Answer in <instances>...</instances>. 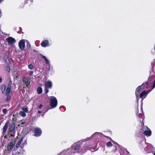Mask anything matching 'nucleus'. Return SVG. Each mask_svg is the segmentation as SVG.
Segmentation results:
<instances>
[{"mask_svg": "<svg viewBox=\"0 0 155 155\" xmlns=\"http://www.w3.org/2000/svg\"><path fill=\"white\" fill-rule=\"evenodd\" d=\"M58 101L56 98L54 96L51 97V98L50 99V104L51 107V108H55L57 105Z\"/></svg>", "mask_w": 155, "mask_h": 155, "instance_id": "obj_1", "label": "nucleus"}, {"mask_svg": "<svg viewBox=\"0 0 155 155\" xmlns=\"http://www.w3.org/2000/svg\"><path fill=\"white\" fill-rule=\"evenodd\" d=\"M143 129L145 130L143 133L147 137L150 136L151 135V131L150 130L147 126H143Z\"/></svg>", "mask_w": 155, "mask_h": 155, "instance_id": "obj_2", "label": "nucleus"}, {"mask_svg": "<svg viewBox=\"0 0 155 155\" xmlns=\"http://www.w3.org/2000/svg\"><path fill=\"white\" fill-rule=\"evenodd\" d=\"M151 91V90H148L147 91L145 90L143 91L140 94V97L142 99V100L144 99L146 97L147 94Z\"/></svg>", "mask_w": 155, "mask_h": 155, "instance_id": "obj_3", "label": "nucleus"}, {"mask_svg": "<svg viewBox=\"0 0 155 155\" xmlns=\"http://www.w3.org/2000/svg\"><path fill=\"white\" fill-rule=\"evenodd\" d=\"M15 141H11L8 143L7 148L8 151H9L13 148L15 146Z\"/></svg>", "mask_w": 155, "mask_h": 155, "instance_id": "obj_4", "label": "nucleus"}, {"mask_svg": "<svg viewBox=\"0 0 155 155\" xmlns=\"http://www.w3.org/2000/svg\"><path fill=\"white\" fill-rule=\"evenodd\" d=\"M6 40L8 42L9 45H12L16 42L15 39L13 38L9 37L6 39Z\"/></svg>", "mask_w": 155, "mask_h": 155, "instance_id": "obj_5", "label": "nucleus"}, {"mask_svg": "<svg viewBox=\"0 0 155 155\" xmlns=\"http://www.w3.org/2000/svg\"><path fill=\"white\" fill-rule=\"evenodd\" d=\"M142 88H143L142 85H141L138 86L136 89L135 94L137 99L138 98L139 93L140 92Z\"/></svg>", "mask_w": 155, "mask_h": 155, "instance_id": "obj_6", "label": "nucleus"}, {"mask_svg": "<svg viewBox=\"0 0 155 155\" xmlns=\"http://www.w3.org/2000/svg\"><path fill=\"white\" fill-rule=\"evenodd\" d=\"M18 46L21 50H23L25 48V40H21L18 43Z\"/></svg>", "mask_w": 155, "mask_h": 155, "instance_id": "obj_7", "label": "nucleus"}, {"mask_svg": "<svg viewBox=\"0 0 155 155\" xmlns=\"http://www.w3.org/2000/svg\"><path fill=\"white\" fill-rule=\"evenodd\" d=\"M6 87L5 85H1L0 89L2 91V93L7 95L9 94V93L7 92V89L6 90Z\"/></svg>", "mask_w": 155, "mask_h": 155, "instance_id": "obj_8", "label": "nucleus"}, {"mask_svg": "<svg viewBox=\"0 0 155 155\" xmlns=\"http://www.w3.org/2000/svg\"><path fill=\"white\" fill-rule=\"evenodd\" d=\"M34 132L35 134L34 135L35 136H39L41 135L42 133L41 130L38 128H36L35 129Z\"/></svg>", "mask_w": 155, "mask_h": 155, "instance_id": "obj_9", "label": "nucleus"}, {"mask_svg": "<svg viewBox=\"0 0 155 155\" xmlns=\"http://www.w3.org/2000/svg\"><path fill=\"white\" fill-rule=\"evenodd\" d=\"M22 80L23 83L26 85V87H28L30 83V79L27 77H25L23 78Z\"/></svg>", "mask_w": 155, "mask_h": 155, "instance_id": "obj_10", "label": "nucleus"}, {"mask_svg": "<svg viewBox=\"0 0 155 155\" xmlns=\"http://www.w3.org/2000/svg\"><path fill=\"white\" fill-rule=\"evenodd\" d=\"M89 150V147L87 146H83L81 150L79 152L81 154H83L85 153L87 150Z\"/></svg>", "mask_w": 155, "mask_h": 155, "instance_id": "obj_11", "label": "nucleus"}, {"mask_svg": "<svg viewBox=\"0 0 155 155\" xmlns=\"http://www.w3.org/2000/svg\"><path fill=\"white\" fill-rule=\"evenodd\" d=\"M143 89L148 88L150 87V82L147 81L146 82L143 83L142 84Z\"/></svg>", "mask_w": 155, "mask_h": 155, "instance_id": "obj_12", "label": "nucleus"}, {"mask_svg": "<svg viewBox=\"0 0 155 155\" xmlns=\"http://www.w3.org/2000/svg\"><path fill=\"white\" fill-rule=\"evenodd\" d=\"M41 45L43 47H46L49 46L48 41L47 40H44L41 43Z\"/></svg>", "mask_w": 155, "mask_h": 155, "instance_id": "obj_13", "label": "nucleus"}, {"mask_svg": "<svg viewBox=\"0 0 155 155\" xmlns=\"http://www.w3.org/2000/svg\"><path fill=\"white\" fill-rule=\"evenodd\" d=\"M12 84V82L11 80H10L9 82L8 86L7 87V91L8 93L9 94L12 87L11 85Z\"/></svg>", "mask_w": 155, "mask_h": 155, "instance_id": "obj_14", "label": "nucleus"}, {"mask_svg": "<svg viewBox=\"0 0 155 155\" xmlns=\"http://www.w3.org/2000/svg\"><path fill=\"white\" fill-rule=\"evenodd\" d=\"M45 86L46 88H51L52 87V82L50 81H48L46 82L45 84Z\"/></svg>", "mask_w": 155, "mask_h": 155, "instance_id": "obj_15", "label": "nucleus"}, {"mask_svg": "<svg viewBox=\"0 0 155 155\" xmlns=\"http://www.w3.org/2000/svg\"><path fill=\"white\" fill-rule=\"evenodd\" d=\"M3 59L7 64H9V63H10L8 56L6 54H4L3 57Z\"/></svg>", "mask_w": 155, "mask_h": 155, "instance_id": "obj_16", "label": "nucleus"}, {"mask_svg": "<svg viewBox=\"0 0 155 155\" xmlns=\"http://www.w3.org/2000/svg\"><path fill=\"white\" fill-rule=\"evenodd\" d=\"M8 122H7L5 123V125L4 126V127L3 128L2 133H4L6 131L7 129L8 128Z\"/></svg>", "mask_w": 155, "mask_h": 155, "instance_id": "obj_17", "label": "nucleus"}, {"mask_svg": "<svg viewBox=\"0 0 155 155\" xmlns=\"http://www.w3.org/2000/svg\"><path fill=\"white\" fill-rule=\"evenodd\" d=\"M40 55L41 56V58L43 59H44L45 61V62L47 64H49V61L47 59L45 56L41 54H40Z\"/></svg>", "mask_w": 155, "mask_h": 155, "instance_id": "obj_18", "label": "nucleus"}, {"mask_svg": "<svg viewBox=\"0 0 155 155\" xmlns=\"http://www.w3.org/2000/svg\"><path fill=\"white\" fill-rule=\"evenodd\" d=\"M15 129V126L14 124H11L9 125V131L10 132L13 131Z\"/></svg>", "mask_w": 155, "mask_h": 155, "instance_id": "obj_19", "label": "nucleus"}, {"mask_svg": "<svg viewBox=\"0 0 155 155\" xmlns=\"http://www.w3.org/2000/svg\"><path fill=\"white\" fill-rule=\"evenodd\" d=\"M37 92L38 94H41L42 93V88L41 87H38L37 90Z\"/></svg>", "mask_w": 155, "mask_h": 155, "instance_id": "obj_20", "label": "nucleus"}, {"mask_svg": "<svg viewBox=\"0 0 155 155\" xmlns=\"http://www.w3.org/2000/svg\"><path fill=\"white\" fill-rule=\"evenodd\" d=\"M80 146L78 144H77L75 145L74 149L75 150H78L81 148Z\"/></svg>", "mask_w": 155, "mask_h": 155, "instance_id": "obj_21", "label": "nucleus"}, {"mask_svg": "<svg viewBox=\"0 0 155 155\" xmlns=\"http://www.w3.org/2000/svg\"><path fill=\"white\" fill-rule=\"evenodd\" d=\"M7 65L5 68V70L7 71L8 72H9L10 70V66L9 65V64H7Z\"/></svg>", "mask_w": 155, "mask_h": 155, "instance_id": "obj_22", "label": "nucleus"}, {"mask_svg": "<svg viewBox=\"0 0 155 155\" xmlns=\"http://www.w3.org/2000/svg\"><path fill=\"white\" fill-rule=\"evenodd\" d=\"M22 140H23L22 138H21V140H19L18 142L17 143V144L16 145V146H15V147L16 148H18L19 145H20L22 141Z\"/></svg>", "mask_w": 155, "mask_h": 155, "instance_id": "obj_23", "label": "nucleus"}, {"mask_svg": "<svg viewBox=\"0 0 155 155\" xmlns=\"http://www.w3.org/2000/svg\"><path fill=\"white\" fill-rule=\"evenodd\" d=\"M19 114L22 117H25L26 116V114L25 112L23 111H20L19 112Z\"/></svg>", "mask_w": 155, "mask_h": 155, "instance_id": "obj_24", "label": "nucleus"}, {"mask_svg": "<svg viewBox=\"0 0 155 155\" xmlns=\"http://www.w3.org/2000/svg\"><path fill=\"white\" fill-rule=\"evenodd\" d=\"M31 47V45L29 42L27 41L26 42V47L28 49L30 48Z\"/></svg>", "mask_w": 155, "mask_h": 155, "instance_id": "obj_25", "label": "nucleus"}, {"mask_svg": "<svg viewBox=\"0 0 155 155\" xmlns=\"http://www.w3.org/2000/svg\"><path fill=\"white\" fill-rule=\"evenodd\" d=\"M106 145L108 147H110L113 145L110 141H108L106 143Z\"/></svg>", "mask_w": 155, "mask_h": 155, "instance_id": "obj_26", "label": "nucleus"}, {"mask_svg": "<svg viewBox=\"0 0 155 155\" xmlns=\"http://www.w3.org/2000/svg\"><path fill=\"white\" fill-rule=\"evenodd\" d=\"M28 68L32 70L34 69V67L33 65L31 64H30L28 65Z\"/></svg>", "mask_w": 155, "mask_h": 155, "instance_id": "obj_27", "label": "nucleus"}, {"mask_svg": "<svg viewBox=\"0 0 155 155\" xmlns=\"http://www.w3.org/2000/svg\"><path fill=\"white\" fill-rule=\"evenodd\" d=\"M7 95V98H6V101H9L10 100V99H11V97L9 96V94H8Z\"/></svg>", "mask_w": 155, "mask_h": 155, "instance_id": "obj_28", "label": "nucleus"}, {"mask_svg": "<svg viewBox=\"0 0 155 155\" xmlns=\"http://www.w3.org/2000/svg\"><path fill=\"white\" fill-rule=\"evenodd\" d=\"M22 110L24 111L25 112H28V108L27 107L26 108H22Z\"/></svg>", "mask_w": 155, "mask_h": 155, "instance_id": "obj_29", "label": "nucleus"}, {"mask_svg": "<svg viewBox=\"0 0 155 155\" xmlns=\"http://www.w3.org/2000/svg\"><path fill=\"white\" fill-rule=\"evenodd\" d=\"M155 87V80L154 81V83L153 84L152 87V88L150 89V90H151V91Z\"/></svg>", "mask_w": 155, "mask_h": 155, "instance_id": "obj_30", "label": "nucleus"}, {"mask_svg": "<svg viewBox=\"0 0 155 155\" xmlns=\"http://www.w3.org/2000/svg\"><path fill=\"white\" fill-rule=\"evenodd\" d=\"M7 110L6 108H5L3 109L2 110V112L3 113L5 114H6L7 113Z\"/></svg>", "mask_w": 155, "mask_h": 155, "instance_id": "obj_31", "label": "nucleus"}, {"mask_svg": "<svg viewBox=\"0 0 155 155\" xmlns=\"http://www.w3.org/2000/svg\"><path fill=\"white\" fill-rule=\"evenodd\" d=\"M45 93L46 94H47L49 92V90L48 89V88H46V87L45 88Z\"/></svg>", "mask_w": 155, "mask_h": 155, "instance_id": "obj_32", "label": "nucleus"}, {"mask_svg": "<svg viewBox=\"0 0 155 155\" xmlns=\"http://www.w3.org/2000/svg\"><path fill=\"white\" fill-rule=\"evenodd\" d=\"M33 73V71H31L29 72V74L31 76L32 75Z\"/></svg>", "mask_w": 155, "mask_h": 155, "instance_id": "obj_33", "label": "nucleus"}, {"mask_svg": "<svg viewBox=\"0 0 155 155\" xmlns=\"http://www.w3.org/2000/svg\"><path fill=\"white\" fill-rule=\"evenodd\" d=\"M42 107V105L41 104H40L39 105V106H38V108H41Z\"/></svg>", "mask_w": 155, "mask_h": 155, "instance_id": "obj_34", "label": "nucleus"}, {"mask_svg": "<svg viewBox=\"0 0 155 155\" xmlns=\"http://www.w3.org/2000/svg\"><path fill=\"white\" fill-rule=\"evenodd\" d=\"M104 136H105L106 138H108V139H110V140H112V139H111V138L110 137H108V136H105V135H104Z\"/></svg>", "mask_w": 155, "mask_h": 155, "instance_id": "obj_35", "label": "nucleus"}, {"mask_svg": "<svg viewBox=\"0 0 155 155\" xmlns=\"http://www.w3.org/2000/svg\"><path fill=\"white\" fill-rule=\"evenodd\" d=\"M19 28L20 29V31L21 32L22 30V29L21 27H19Z\"/></svg>", "mask_w": 155, "mask_h": 155, "instance_id": "obj_36", "label": "nucleus"}, {"mask_svg": "<svg viewBox=\"0 0 155 155\" xmlns=\"http://www.w3.org/2000/svg\"><path fill=\"white\" fill-rule=\"evenodd\" d=\"M24 2L25 4H26V3H28V2L27 0H25L24 1Z\"/></svg>", "mask_w": 155, "mask_h": 155, "instance_id": "obj_37", "label": "nucleus"}, {"mask_svg": "<svg viewBox=\"0 0 155 155\" xmlns=\"http://www.w3.org/2000/svg\"><path fill=\"white\" fill-rule=\"evenodd\" d=\"M2 78H0V83L2 82Z\"/></svg>", "mask_w": 155, "mask_h": 155, "instance_id": "obj_38", "label": "nucleus"}, {"mask_svg": "<svg viewBox=\"0 0 155 155\" xmlns=\"http://www.w3.org/2000/svg\"><path fill=\"white\" fill-rule=\"evenodd\" d=\"M33 52H37V51H36V50H35V49H34V50H33Z\"/></svg>", "mask_w": 155, "mask_h": 155, "instance_id": "obj_39", "label": "nucleus"}, {"mask_svg": "<svg viewBox=\"0 0 155 155\" xmlns=\"http://www.w3.org/2000/svg\"><path fill=\"white\" fill-rule=\"evenodd\" d=\"M41 113V111H38V113H39V114H40Z\"/></svg>", "mask_w": 155, "mask_h": 155, "instance_id": "obj_40", "label": "nucleus"}, {"mask_svg": "<svg viewBox=\"0 0 155 155\" xmlns=\"http://www.w3.org/2000/svg\"><path fill=\"white\" fill-rule=\"evenodd\" d=\"M114 147H115L116 149H117V148L116 147V146H114Z\"/></svg>", "mask_w": 155, "mask_h": 155, "instance_id": "obj_41", "label": "nucleus"}, {"mask_svg": "<svg viewBox=\"0 0 155 155\" xmlns=\"http://www.w3.org/2000/svg\"><path fill=\"white\" fill-rule=\"evenodd\" d=\"M2 0H0V2H1Z\"/></svg>", "mask_w": 155, "mask_h": 155, "instance_id": "obj_42", "label": "nucleus"}, {"mask_svg": "<svg viewBox=\"0 0 155 155\" xmlns=\"http://www.w3.org/2000/svg\"><path fill=\"white\" fill-rule=\"evenodd\" d=\"M153 155H155V153H154L153 154Z\"/></svg>", "mask_w": 155, "mask_h": 155, "instance_id": "obj_43", "label": "nucleus"}]
</instances>
